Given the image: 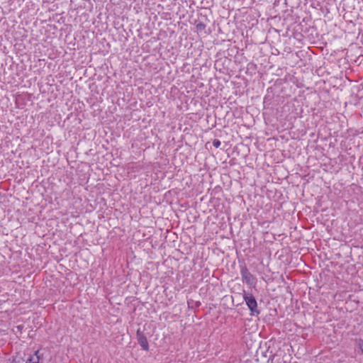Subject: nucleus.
I'll use <instances>...</instances> for the list:
<instances>
[{
	"instance_id": "1",
	"label": "nucleus",
	"mask_w": 363,
	"mask_h": 363,
	"mask_svg": "<svg viewBox=\"0 0 363 363\" xmlns=\"http://www.w3.org/2000/svg\"><path fill=\"white\" fill-rule=\"evenodd\" d=\"M244 299H245L248 308L251 311L252 314H254L255 313H259V312L257 311V301L252 295L249 294H245Z\"/></svg>"
},
{
	"instance_id": "2",
	"label": "nucleus",
	"mask_w": 363,
	"mask_h": 363,
	"mask_svg": "<svg viewBox=\"0 0 363 363\" xmlns=\"http://www.w3.org/2000/svg\"><path fill=\"white\" fill-rule=\"evenodd\" d=\"M241 274L242 280L248 285L252 286L255 284V278L246 268H243L241 270Z\"/></svg>"
},
{
	"instance_id": "3",
	"label": "nucleus",
	"mask_w": 363,
	"mask_h": 363,
	"mask_svg": "<svg viewBox=\"0 0 363 363\" xmlns=\"http://www.w3.org/2000/svg\"><path fill=\"white\" fill-rule=\"evenodd\" d=\"M138 341L140 345L145 350H148L149 345L146 337L139 330L137 331Z\"/></svg>"
},
{
	"instance_id": "4",
	"label": "nucleus",
	"mask_w": 363,
	"mask_h": 363,
	"mask_svg": "<svg viewBox=\"0 0 363 363\" xmlns=\"http://www.w3.org/2000/svg\"><path fill=\"white\" fill-rule=\"evenodd\" d=\"M39 350H37L34 356L30 357L26 363H39L40 362Z\"/></svg>"
},
{
	"instance_id": "5",
	"label": "nucleus",
	"mask_w": 363,
	"mask_h": 363,
	"mask_svg": "<svg viewBox=\"0 0 363 363\" xmlns=\"http://www.w3.org/2000/svg\"><path fill=\"white\" fill-rule=\"evenodd\" d=\"M213 144L214 147H218L220 145V141L218 140H214Z\"/></svg>"
},
{
	"instance_id": "6",
	"label": "nucleus",
	"mask_w": 363,
	"mask_h": 363,
	"mask_svg": "<svg viewBox=\"0 0 363 363\" xmlns=\"http://www.w3.org/2000/svg\"><path fill=\"white\" fill-rule=\"evenodd\" d=\"M360 348H361L362 352L363 354V343L360 345Z\"/></svg>"
}]
</instances>
